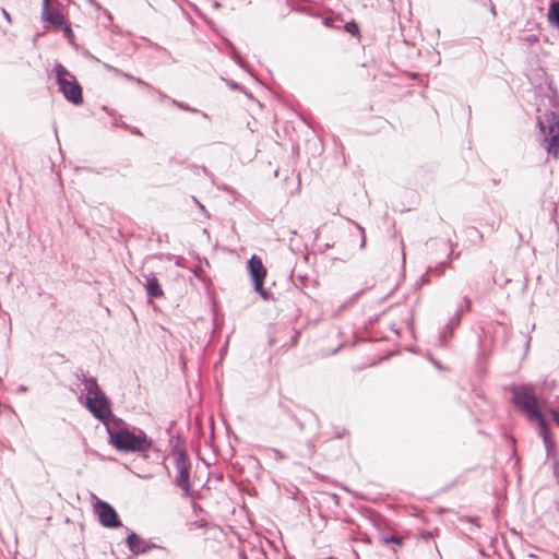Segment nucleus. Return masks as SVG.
I'll use <instances>...</instances> for the list:
<instances>
[{"label":"nucleus","instance_id":"nucleus-22","mask_svg":"<svg viewBox=\"0 0 559 559\" xmlns=\"http://www.w3.org/2000/svg\"><path fill=\"white\" fill-rule=\"evenodd\" d=\"M173 104L176 105L178 108H180L182 110L192 111V112H197L198 111L197 109L191 108L189 105H187L185 103L177 102L175 99L173 100Z\"/></svg>","mask_w":559,"mask_h":559},{"label":"nucleus","instance_id":"nucleus-1","mask_svg":"<svg viewBox=\"0 0 559 559\" xmlns=\"http://www.w3.org/2000/svg\"><path fill=\"white\" fill-rule=\"evenodd\" d=\"M539 103H536L537 127L544 138L548 154L557 157L559 154V97L550 81L539 85L536 91Z\"/></svg>","mask_w":559,"mask_h":559},{"label":"nucleus","instance_id":"nucleus-19","mask_svg":"<svg viewBox=\"0 0 559 559\" xmlns=\"http://www.w3.org/2000/svg\"><path fill=\"white\" fill-rule=\"evenodd\" d=\"M114 127L122 128V129H124V130L129 131L130 133H132V134H134V135H140V136H142V135H143V134H142V132H141V130H140L139 128L133 127V126H130V124H128V123H127V122H124V121H116V122L114 123Z\"/></svg>","mask_w":559,"mask_h":559},{"label":"nucleus","instance_id":"nucleus-32","mask_svg":"<svg viewBox=\"0 0 559 559\" xmlns=\"http://www.w3.org/2000/svg\"><path fill=\"white\" fill-rule=\"evenodd\" d=\"M52 70H67L61 63H56Z\"/></svg>","mask_w":559,"mask_h":559},{"label":"nucleus","instance_id":"nucleus-3","mask_svg":"<svg viewBox=\"0 0 559 559\" xmlns=\"http://www.w3.org/2000/svg\"><path fill=\"white\" fill-rule=\"evenodd\" d=\"M107 433L109 443L120 452H146L153 445V440L142 429L129 426L121 418L107 425Z\"/></svg>","mask_w":559,"mask_h":559},{"label":"nucleus","instance_id":"nucleus-35","mask_svg":"<svg viewBox=\"0 0 559 559\" xmlns=\"http://www.w3.org/2000/svg\"><path fill=\"white\" fill-rule=\"evenodd\" d=\"M108 115L111 117H116L117 112L114 109L108 110Z\"/></svg>","mask_w":559,"mask_h":559},{"label":"nucleus","instance_id":"nucleus-41","mask_svg":"<svg viewBox=\"0 0 559 559\" xmlns=\"http://www.w3.org/2000/svg\"><path fill=\"white\" fill-rule=\"evenodd\" d=\"M237 63H238L240 67H242V68L245 67V66H243V62H242V60H241V59L237 60Z\"/></svg>","mask_w":559,"mask_h":559},{"label":"nucleus","instance_id":"nucleus-28","mask_svg":"<svg viewBox=\"0 0 559 559\" xmlns=\"http://www.w3.org/2000/svg\"><path fill=\"white\" fill-rule=\"evenodd\" d=\"M488 225L490 226V229L492 231H496L498 229V227H499V223L496 222L495 219H492Z\"/></svg>","mask_w":559,"mask_h":559},{"label":"nucleus","instance_id":"nucleus-27","mask_svg":"<svg viewBox=\"0 0 559 559\" xmlns=\"http://www.w3.org/2000/svg\"><path fill=\"white\" fill-rule=\"evenodd\" d=\"M192 199H193V201L195 202V204H198V206H199L200 211H201L202 213H204V214H206V215H207V212H206V210H205L204 205H203V204H201L197 198H194V197H193Z\"/></svg>","mask_w":559,"mask_h":559},{"label":"nucleus","instance_id":"nucleus-11","mask_svg":"<svg viewBox=\"0 0 559 559\" xmlns=\"http://www.w3.org/2000/svg\"><path fill=\"white\" fill-rule=\"evenodd\" d=\"M297 421L300 430L308 429L314 435L318 433L320 424L318 416L313 412L305 411Z\"/></svg>","mask_w":559,"mask_h":559},{"label":"nucleus","instance_id":"nucleus-44","mask_svg":"<svg viewBox=\"0 0 559 559\" xmlns=\"http://www.w3.org/2000/svg\"><path fill=\"white\" fill-rule=\"evenodd\" d=\"M76 379L83 383V377H76Z\"/></svg>","mask_w":559,"mask_h":559},{"label":"nucleus","instance_id":"nucleus-4","mask_svg":"<svg viewBox=\"0 0 559 559\" xmlns=\"http://www.w3.org/2000/svg\"><path fill=\"white\" fill-rule=\"evenodd\" d=\"M56 82L59 91L69 103L74 106L82 105L83 90L72 72H56Z\"/></svg>","mask_w":559,"mask_h":559},{"label":"nucleus","instance_id":"nucleus-21","mask_svg":"<svg viewBox=\"0 0 559 559\" xmlns=\"http://www.w3.org/2000/svg\"><path fill=\"white\" fill-rule=\"evenodd\" d=\"M381 542L385 545L388 544H395L397 546H401L403 544V539L402 537L395 535V534H390V535H382L381 536Z\"/></svg>","mask_w":559,"mask_h":559},{"label":"nucleus","instance_id":"nucleus-9","mask_svg":"<svg viewBox=\"0 0 559 559\" xmlns=\"http://www.w3.org/2000/svg\"><path fill=\"white\" fill-rule=\"evenodd\" d=\"M126 544L129 550L135 555H144L153 549H162L163 547L153 543L150 539L142 538L139 534L130 531L126 538Z\"/></svg>","mask_w":559,"mask_h":559},{"label":"nucleus","instance_id":"nucleus-29","mask_svg":"<svg viewBox=\"0 0 559 559\" xmlns=\"http://www.w3.org/2000/svg\"><path fill=\"white\" fill-rule=\"evenodd\" d=\"M359 229L361 233H364V228L359 226ZM366 246V237H365V234L361 235V242H360V248H365Z\"/></svg>","mask_w":559,"mask_h":559},{"label":"nucleus","instance_id":"nucleus-10","mask_svg":"<svg viewBox=\"0 0 559 559\" xmlns=\"http://www.w3.org/2000/svg\"><path fill=\"white\" fill-rule=\"evenodd\" d=\"M41 19L56 29L67 21L61 11V4L58 2L43 3Z\"/></svg>","mask_w":559,"mask_h":559},{"label":"nucleus","instance_id":"nucleus-49","mask_svg":"<svg viewBox=\"0 0 559 559\" xmlns=\"http://www.w3.org/2000/svg\"><path fill=\"white\" fill-rule=\"evenodd\" d=\"M554 27H555V28H557V29L559 31V24H558V25H555Z\"/></svg>","mask_w":559,"mask_h":559},{"label":"nucleus","instance_id":"nucleus-42","mask_svg":"<svg viewBox=\"0 0 559 559\" xmlns=\"http://www.w3.org/2000/svg\"><path fill=\"white\" fill-rule=\"evenodd\" d=\"M202 171H203L205 175H207V169H206V167H204V166H203V167H202Z\"/></svg>","mask_w":559,"mask_h":559},{"label":"nucleus","instance_id":"nucleus-18","mask_svg":"<svg viewBox=\"0 0 559 559\" xmlns=\"http://www.w3.org/2000/svg\"><path fill=\"white\" fill-rule=\"evenodd\" d=\"M344 29L352 36L359 37L360 28H359V25L354 20L345 23Z\"/></svg>","mask_w":559,"mask_h":559},{"label":"nucleus","instance_id":"nucleus-6","mask_svg":"<svg viewBox=\"0 0 559 559\" xmlns=\"http://www.w3.org/2000/svg\"><path fill=\"white\" fill-rule=\"evenodd\" d=\"M174 463L177 469L176 485L183 491L185 497L191 495L190 469L191 465L185 450L173 451Z\"/></svg>","mask_w":559,"mask_h":559},{"label":"nucleus","instance_id":"nucleus-47","mask_svg":"<svg viewBox=\"0 0 559 559\" xmlns=\"http://www.w3.org/2000/svg\"><path fill=\"white\" fill-rule=\"evenodd\" d=\"M158 94L160 95L162 98L165 97V94H162L160 92H158Z\"/></svg>","mask_w":559,"mask_h":559},{"label":"nucleus","instance_id":"nucleus-14","mask_svg":"<svg viewBox=\"0 0 559 559\" xmlns=\"http://www.w3.org/2000/svg\"><path fill=\"white\" fill-rule=\"evenodd\" d=\"M145 289L147 296L153 299L159 298L163 295L162 286L155 275L146 276Z\"/></svg>","mask_w":559,"mask_h":559},{"label":"nucleus","instance_id":"nucleus-33","mask_svg":"<svg viewBox=\"0 0 559 559\" xmlns=\"http://www.w3.org/2000/svg\"><path fill=\"white\" fill-rule=\"evenodd\" d=\"M230 86H231L233 88H239V90H242V87H241L238 83H236V82H230Z\"/></svg>","mask_w":559,"mask_h":559},{"label":"nucleus","instance_id":"nucleus-48","mask_svg":"<svg viewBox=\"0 0 559 559\" xmlns=\"http://www.w3.org/2000/svg\"><path fill=\"white\" fill-rule=\"evenodd\" d=\"M290 235H296V230H290Z\"/></svg>","mask_w":559,"mask_h":559},{"label":"nucleus","instance_id":"nucleus-12","mask_svg":"<svg viewBox=\"0 0 559 559\" xmlns=\"http://www.w3.org/2000/svg\"><path fill=\"white\" fill-rule=\"evenodd\" d=\"M462 318V311H456L455 314L449 320L445 325V330L439 335V344L440 346H447L449 338L452 337L454 330L460 325Z\"/></svg>","mask_w":559,"mask_h":559},{"label":"nucleus","instance_id":"nucleus-16","mask_svg":"<svg viewBox=\"0 0 559 559\" xmlns=\"http://www.w3.org/2000/svg\"><path fill=\"white\" fill-rule=\"evenodd\" d=\"M426 245L429 250L442 251L445 253L452 246V242L445 239H430Z\"/></svg>","mask_w":559,"mask_h":559},{"label":"nucleus","instance_id":"nucleus-25","mask_svg":"<svg viewBox=\"0 0 559 559\" xmlns=\"http://www.w3.org/2000/svg\"><path fill=\"white\" fill-rule=\"evenodd\" d=\"M464 302H465L464 307L457 310V311H462V313L464 311H469L472 308V301L468 297H464Z\"/></svg>","mask_w":559,"mask_h":559},{"label":"nucleus","instance_id":"nucleus-45","mask_svg":"<svg viewBox=\"0 0 559 559\" xmlns=\"http://www.w3.org/2000/svg\"><path fill=\"white\" fill-rule=\"evenodd\" d=\"M90 58H94L93 55H90L88 52L85 53Z\"/></svg>","mask_w":559,"mask_h":559},{"label":"nucleus","instance_id":"nucleus-46","mask_svg":"<svg viewBox=\"0 0 559 559\" xmlns=\"http://www.w3.org/2000/svg\"><path fill=\"white\" fill-rule=\"evenodd\" d=\"M310 447H311V449H313V448H314V444H313V442H312V441H310Z\"/></svg>","mask_w":559,"mask_h":559},{"label":"nucleus","instance_id":"nucleus-20","mask_svg":"<svg viewBox=\"0 0 559 559\" xmlns=\"http://www.w3.org/2000/svg\"><path fill=\"white\" fill-rule=\"evenodd\" d=\"M57 29L61 31L63 33V36L71 43L74 39V33L72 31L71 24L66 21L61 26H59Z\"/></svg>","mask_w":559,"mask_h":559},{"label":"nucleus","instance_id":"nucleus-26","mask_svg":"<svg viewBox=\"0 0 559 559\" xmlns=\"http://www.w3.org/2000/svg\"><path fill=\"white\" fill-rule=\"evenodd\" d=\"M459 258V253L454 254L453 252V249H452V246L449 248L448 250V260L450 263L453 259H457Z\"/></svg>","mask_w":559,"mask_h":559},{"label":"nucleus","instance_id":"nucleus-2","mask_svg":"<svg viewBox=\"0 0 559 559\" xmlns=\"http://www.w3.org/2000/svg\"><path fill=\"white\" fill-rule=\"evenodd\" d=\"M510 391L512 393L513 405L526 416L528 421L536 424L538 435L542 437L545 445L546 456L552 460L554 465L557 466L555 437L548 421L542 413L539 397L533 388L526 384H513Z\"/></svg>","mask_w":559,"mask_h":559},{"label":"nucleus","instance_id":"nucleus-13","mask_svg":"<svg viewBox=\"0 0 559 559\" xmlns=\"http://www.w3.org/2000/svg\"><path fill=\"white\" fill-rule=\"evenodd\" d=\"M75 377H83V384L84 390L86 391V396L104 393L97 383V379L95 377L86 376L82 369L75 373Z\"/></svg>","mask_w":559,"mask_h":559},{"label":"nucleus","instance_id":"nucleus-36","mask_svg":"<svg viewBox=\"0 0 559 559\" xmlns=\"http://www.w3.org/2000/svg\"><path fill=\"white\" fill-rule=\"evenodd\" d=\"M105 67H106L107 70H110V71L118 70L117 68L110 67L108 64H105Z\"/></svg>","mask_w":559,"mask_h":559},{"label":"nucleus","instance_id":"nucleus-24","mask_svg":"<svg viewBox=\"0 0 559 559\" xmlns=\"http://www.w3.org/2000/svg\"><path fill=\"white\" fill-rule=\"evenodd\" d=\"M548 413L550 414L552 421L556 424V426L559 427V411L549 409Z\"/></svg>","mask_w":559,"mask_h":559},{"label":"nucleus","instance_id":"nucleus-17","mask_svg":"<svg viewBox=\"0 0 559 559\" xmlns=\"http://www.w3.org/2000/svg\"><path fill=\"white\" fill-rule=\"evenodd\" d=\"M547 20L551 26L559 25V1H551L549 3Z\"/></svg>","mask_w":559,"mask_h":559},{"label":"nucleus","instance_id":"nucleus-43","mask_svg":"<svg viewBox=\"0 0 559 559\" xmlns=\"http://www.w3.org/2000/svg\"><path fill=\"white\" fill-rule=\"evenodd\" d=\"M490 12H492L493 14H496V10H495V7H493V5L491 7Z\"/></svg>","mask_w":559,"mask_h":559},{"label":"nucleus","instance_id":"nucleus-7","mask_svg":"<svg viewBox=\"0 0 559 559\" xmlns=\"http://www.w3.org/2000/svg\"><path fill=\"white\" fill-rule=\"evenodd\" d=\"M248 273L253 282L254 290L264 300H270L272 294L263 287L264 280L266 277V269L262 263V260L257 254L251 255L247 262Z\"/></svg>","mask_w":559,"mask_h":559},{"label":"nucleus","instance_id":"nucleus-5","mask_svg":"<svg viewBox=\"0 0 559 559\" xmlns=\"http://www.w3.org/2000/svg\"><path fill=\"white\" fill-rule=\"evenodd\" d=\"M85 406L91 414L102 421L106 427L112 424L114 419H119L111 412V402L105 393L98 395L86 396Z\"/></svg>","mask_w":559,"mask_h":559},{"label":"nucleus","instance_id":"nucleus-30","mask_svg":"<svg viewBox=\"0 0 559 559\" xmlns=\"http://www.w3.org/2000/svg\"><path fill=\"white\" fill-rule=\"evenodd\" d=\"M28 388L24 384H21L19 388H17V393H25L27 392Z\"/></svg>","mask_w":559,"mask_h":559},{"label":"nucleus","instance_id":"nucleus-8","mask_svg":"<svg viewBox=\"0 0 559 559\" xmlns=\"http://www.w3.org/2000/svg\"><path fill=\"white\" fill-rule=\"evenodd\" d=\"M94 512L97 515L98 522L107 528H119L122 522L115 510V508L107 501L97 499L94 503Z\"/></svg>","mask_w":559,"mask_h":559},{"label":"nucleus","instance_id":"nucleus-37","mask_svg":"<svg viewBox=\"0 0 559 559\" xmlns=\"http://www.w3.org/2000/svg\"><path fill=\"white\" fill-rule=\"evenodd\" d=\"M102 109H103L104 111H106L107 114H108V110H110V108H109L108 106H103V107H102Z\"/></svg>","mask_w":559,"mask_h":559},{"label":"nucleus","instance_id":"nucleus-23","mask_svg":"<svg viewBox=\"0 0 559 559\" xmlns=\"http://www.w3.org/2000/svg\"><path fill=\"white\" fill-rule=\"evenodd\" d=\"M123 78L126 80H128V81H135L139 85H143V86H146V87L150 86L146 82H144V81H142L140 79H134L132 75H130L128 73H123Z\"/></svg>","mask_w":559,"mask_h":559},{"label":"nucleus","instance_id":"nucleus-31","mask_svg":"<svg viewBox=\"0 0 559 559\" xmlns=\"http://www.w3.org/2000/svg\"><path fill=\"white\" fill-rule=\"evenodd\" d=\"M1 12L4 16V19L8 21V22H11V15L7 12L5 9H1Z\"/></svg>","mask_w":559,"mask_h":559},{"label":"nucleus","instance_id":"nucleus-39","mask_svg":"<svg viewBox=\"0 0 559 559\" xmlns=\"http://www.w3.org/2000/svg\"><path fill=\"white\" fill-rule=\"evenodd\" d=\"M43 3H56L53 0H43Z\"/></svg>","mask_w":559,"mask_h":559},{"label":"nucleus","instance_id":"nucleus-34","mask_svg":"<svg viewBox=\"0 0 559 559\" xmlns=\"http://www.w3.org/2000/svg\"><path fill=\"white\" fill-rule=\"evenodd\" d=\"M412 79H417L419 76L418 72H408Z\"/></svg>","mask_w":559,"mask_h":559},{"label":"nucleus","instance_id":"nucleus-15","mask_svg":"<svg viewBox=\"0 0 559 559\" xmlns=\"http://www.w3.org/2000/svg\"><path fill=\"white\" fill-rule=\"evenodd\" d=\"M450 266V262L449 261H442L440 263H438L436 266H429L427 269V272L425 275H423L421 277V282L423 283H429V275L432 274V275H437V276H441L443 275L444 273V270L447 267Z\"/></svg>","mask_w":559,"mask_h":559},{"label":"nucleus","instance_id":"nucleus-40","mask_svg":"<svg viewBox=\"0 0 559 559\" xmlns=\"http://www.w3.org/2000/svg\"><path fill=\"white\" fill-rule=\"evenodd\" d=\"M433 58H437V63H440V58L438 57V53H433Z\"/></svg>","mask_w":559,"mask_h":559},{"label":"nucleus","instance_id":"nucleus-38","mask_svg":"<svg viewBox=\"0 0 559 559\" xmlns=\"http://www.w3.org/2000/svg\"><path fill=\"white\" fill-rule=\"evenodd\" d=\"M435 366L439 369H442V366L438 361H433Z\"/></svg>","mask_w":559,"mask_h":559}]
</instances>
